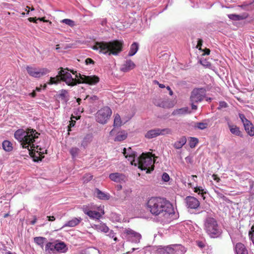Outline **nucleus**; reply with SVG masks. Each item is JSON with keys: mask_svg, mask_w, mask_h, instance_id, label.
<instances>
[{"mask_svg": "<svg viewBox=\"0 0 254 254\" xmlns=\"http://www.w3.org/2000/svg\"><path fill=\"white\" fill-rule=\"evenodd\" d=\"M147 206L152 215L158 216L164 223L170 222L174 214L173 205L169 200L163 197L150 198L147 201Z\"/></svg>", "mask_w": 254, "mask_h": 254, "instance_id": "nucleus-1", "label": "nucleus"}, {"mask_svg": "<svg viewBox=\"0 0 254 254\" xmlns=\"http://www.w3.org/2000/svg\"><path fill=\"white\" fill-rule=\"evenodd\" d=\"M39 133L35 129L28 128L26 130L19 129L14 133V137L18 140L23 148L27 149L29 154L32 156L35 161L41 159L35 158V153L33 154V151L35 152V149H37L39 142Z\"/></svg>", "mask_w": 254, "mask_h": 254, "instance_id": "nucleus-2", "label": "nucleus"}, {"mask_svg": "<svg viewBox=\"0 0 254 254\" xmlns=\"http://www.w3.org/2000/svg\"><path fill=\"white\" fill-rule=\"evenodd\" d=\"M124 44L123 40H118L109 42H97L92 46V49L100 54L117 56L123 51Z\"/></svg>", "mask_w": 254, "mask_h": 254, "instance_id": "nucleus-3", "label": "nucleus"}, {"mask_svg": "<svg viewBox=\"0 0 254 254\" xmlns=\"http://www.w3.org/2000/svg\"><path fill=\"white\" fill-rule=\"evenodd\" d=\"M204 229L207 235L211 238L220 237L222 233V229L218 225L215 218L207 216L204 221Z\"/></svg>", "mask_w": 254, "mask_h": 254, "instance_id": "nucleus-4", "label": "nucleus"}, {"mask_svg": "<svg viewBox=\"0 0 254 254\" xmlns=\"http://www.w3.org/2000/svg\"><path fill=\"white\" fill-rule=\"evenodd\" d=\"M60 81H64L67 85L73 86L76 84L77 82L76 78H73L71 74L66 71L65 69L62 68L59 71V74L56 77H51L49 81L48 82L49 84H57Z\"/></svg>", "mask_w": 254, "mask_h": 254, "instance_id": "nucleus-5", "label": "nucleus"}, {"mask_svg": "<svg viewBox=\"0 0 254 254\" xmlns=\"http://www.w3.org/2000/svg\"><path fill=\"white\" fill-rule=\"evenodd\" d=\"M154 161L149 154L142 153L137 158V165L141 170L146 171V173H150L154 170Z\"/></svg>", "mask_w": 254, "mask_h": 254, "instance_id": "nucleus-6", "label": "nucleus"}, {"mask_svg": "<svg viewBox=\"0 0 254 254\" xmlns=\"http://www.w3.org/2000/svg\"><path fill=\"white\" fill-rule=\"evenodd\" d=\"M112 114V110L109 107L105 106L99 110L96 115L95 119L98 123L104 125L107 123Z\"/></svg>", "mask_w": 254, "mask_h": 254, "instance_id": "nucleus-7", "label": "nucleus"}, {"mask_svg": "<svg viewBox=\"0 0 254 254\" xmlns=\"http://www.w3.org/2000/svg\"><path fill=\"white\" fill-rule=\"evenodd\" d=\"M26 69L29 75L35 78H40L50 71L46 68H37L29 65L26 66Z\"/></svg>", "mask_w": 254, "mask_h": 254, "instance_id": "nucleus-8", "label": "nucleus"}, {"mask_svg": "<svg viewBox=\"0 0 254 254\" xmlns=\"http://www.w3.org/2000/svg\"><path fill=\"white\" fill-rule=\"evenodd\" d=\"M206 96V90L203 88H194L191 92L190 101L192 103L201 102Z\"/></svg>", "mask_w": 254, "mask_h": 254, "instance_id": "nucleus-9", "label": "nucleus"}, {"mask_svg": "<svg viewBox=\"0 0 254 254\" xmlns=\"http://www.w3.org/2000/svg\"><path fill=\"white\" fill-rule=\"evenodd\" d=\"M76 77H79L78 83H84L89 85H95L99 82V77L96 75H85L79 73L76 75Z\"/></svg>", "mask_w": 254, "mask_h": 254, "instance_id": "nucleus-10", "label": "nucleus"}, {"mask_svg": "<svg viewBox=\"0 0 254 254\" xmlns=\"http://www.w3.org/2000/svg\"><path fill=\"white\" fill-rule=\"evenodd\" d=\"M125 233L127 235V240L133 243H139L141 238V235L130 228L126 229Z\"/></svg>", "mask_w": 254, "mask_h": 254, "instance_id": "nucleus-11", "label": "nucleus"}, {"mask_svg": "<svg viewBox=\"0 0 254 254\" xmlns=\"http://www.w3.org/2000/svg\"><path fill=\"white\" fill-rule=\"evenodd\" d=\"M109 179L116 183H124L127 180L125 175L120 173H113L109 175Z\"/></svg>", "mask_w": 254, "mask_h": 254, "instance_id": "nucleus-12", "label": "nucleus"}, {"mask_svg": "<svg viewBox=\"0 0 254 254\" xmlns=\"http://www.w3.org/2000/svg\"><path fill=\"white\" fill-rule=\"evenodd\" d=\"M130 148L126 149L124 148V154L126 158L130 161V164L131 165H134L135 166H137V160H136L135 157L136 155L134 152H132Z\"/></svg>", "mask_w": 254, "mask_h": 254, "instance_id": "nucleus-13", "label": "nucleus"}, {"mask_svg": "<svg viewBox=\"0 0 254 254\" xmlns=\"http://www.w3.org/2000/svg\"><path fill=\"white\" fill-rule=\"evenodd\" d=\"M186 200L187 207L190 209H196L200 205L199 201L194 197L187 196Z\"/></svg>", "mask_w": 254, "mask_h": 254, "instance_id": "nucleus-14", "label": "nucleus"}, {"mask_svg": "<svg viewBox=\"0 0 254 254\" xmlns=\"http://www.w3.org/2000/svg\"><path fill=\"white\" fill-rule=\"evenodd\" d=\"M234 252L236 254H248V251L245 246L241 243H238L234 247Z\"/></svg>", "mask_w": 254, "mask_h": 254, "instance_id": "nucleus-15", "label": "nucleus"}, {"mask_svg": "<svg viewBox=\"0 0 254 254\" xmlns=\"http://www.w3.org/2000/svg\"><path fill=\"white\" fill-rule=\"evenodd\" d=\"M135 65L134 63L130 60H127L122 65L121 70L123 72H127L129 70L134 68Z\"/></svg>", "mask_w": 254, "mask_h": 254, "instance_id": "nucleus-16", "label": "nucleus"}, {"mask_svg": "<svg viewBox=\"0 0 254 254\" xmlns=\"http://www.w3.org/2000/svg\"><path fill=\"white\" fill-rule=\"evenodd\" d=\"M82 218L81 217H74L72 218L71 220L67 221L63 226V227H73L77 226L82 221Z\"/></svg>", "mask_w": 254, "mask_h": 254, "instance_id": "nucleus-17", "label": "nucleus"}, {"mask_svg": "<svg viewBox=\"0 0 254 254\" xmlns=\"http://www.w3.org/2000/svg\"><path fill=\"white\" fill-rule=\"evenodd\" d=\"M225 120L228 121V126L230 129V132L236 135L241 136V132L239 129V128L236 126L231 125L229 122V119L228 117H225Z\"/></svg>", "mask_w": 254, "mask_h": 254, "instance_id": "nucleus-18", "label": "nucleus"}, {"mask_svg": "<svg viewBox=\"0 0 254 254\" xmlns=\"http://www.w3.org/2000/svg\"><path fill=\"white\" fill-rule=\"evenodd\" d=\"M92 227L97 231L103 232L104 233H107L109 230V227L103 223L95 224Z\"/></svg>", "mask_w": 254, "mask_h": 254, "instance_id": "nucleus-19", "label": "nucleus"}, {"mask_svg": "<svg viewBox=\"0 0 254 254\" xmlns=\"http://www.w3.org/2000/svg\"><path fill=\"white\" fill-rule=\"evenodd\" d=\"M159 131V128L151 129L146 133L145 137L148 139L156 137L160 135Z\"/></svg>", "mask_w": 254, "mask_h": 254, "instance_id": "nucleus-20", "label": "nucleus"}, {"mask_svg": "<svg viewBox=\"0 0 254 254\" xmlns=\"http://www.w3.org/2000/svg\"><path fill=\"white\" fill-rule=\"evenodd\" d=\"M191 111L189 110L188 107H184L182 108L178 109L175 110L173 113L172 115L174 116L176 115H185L187 114H190Z\"/></svg>", "mask_w": 254, "mask_h": 254, "instance_id": "nucleus-21", "label": "nucleus"}, {"mask_svg": "<svg viewBox=\"0 0 254 254\" xmlns=\"http://www.w3.org/2000/svg\"><path fill=\"white\" fill-rule=\"evenodd\" d=\"M186 137L184 136H182L174 143V147L176 149H181L186 143Z\"/></svg>", "mask_w": 254, "mask_h": 254, "instance_id": "nucleus-22", "label": "nucleus"}, {"mask_svg": "<svg viewBox=\"0 0 254 254\" xmlns=\"http://www.w3.org/2000/svg\"><path fill=\"white\" fill-rule=\"evenodd\" d=\"M58 97L62 101L66 103L68 101L69 97L67 90L65 89H62L60 90Z\"/></svg>", "mask_w": 254, "mask_h": 254, "instance_id": "nucleus-23", "label": "nucleus"}, {"mask_svg": "<svg viewBox=\"0 0 254 254\" xmlns=\"http://www.w3.org/2000/svg\"><path fill=\"white\" fill-rule=\"evenodd\" d=\"M97 197L102 200H109L110 198V195L108 193H105L100 190L97 189L96 190Z\"/></svg>", "mask_w": 254, "mask_h": 254, "instance_id": "nucleus-24", "label": "nucleus"}, {"mask_svg": "<svg viewBox=\"0 0 254 254\" xmlns=\"http://www.w3.org/2000/svg\"><path fill=\"white\" fill-rule=\"evenodd\" d=\"M139 49V44L136 42H133L130 47V49L128 53V56L131 57L134 56L138 51Z\"/></svg>", "mask_w": 254, "mask_h": 254, "instance_id": "nucleus-25", "label": "nucleus"}, {"mask_svg": "<svg viewBox=\"0 0 254 254\" xmlns=\"http://www.w3.org/2000/svg\"><path fill=\"white\" fill-rule=\"evenodd\" d=\"M244 126L246 131L250 136L254 135V127L250 121L244 124Z\"/></svg>", "mask_w": 254, "mask_h": 254, "instance_id": "nucleus-26", "label": "nucleus"}, {"mask_svg": "<svg viewBox=\"0 0 254 254\" xmlns=\"http://www.w3.org/2000/svg\"><path fill=\"white\" fill-rule=\"evenodd\" d=\"M34 242L43 249L44 244L47 242V239L43 237H36L34 238Z\"/></svg>", "mask_w": 254, "mask_h": 254, "instance_id": "nucleus-27", "label": "nucleus"}, {"mask_svg": "<svg viewBox=\"0 0 254 254\" xmlns=\"http://www.w3.org/2000/svg\"><path fill=\"white\" fill-rule=\"evenodd\" d=\"M189 186L190 188L193 189V191L197 193L198 194L200 195L203 198V199H204L205 197L204 196V193H206L204 190L201 187H193L192 186V184L191 183H189Z\"/></svg>", "mask_w": 254, "mask_h": 254, "instance_id": "nucleus-28", "label": "nucleus"}, {"mask_svg": "<svg viewBox=\"0 0 254 254\" xmlns=\"http://www.w3.org/2000/svg\"><path fill=\"white\" fill-rule=\"evenodd\" d=\"M92 135L90 134H86L81 142V146L85 148L92 140Z\"/></svg>", "mask_w": 254, "mask_h": 254, "instance_id": "nucleus-29", "label": "nucleus"}, {"mask_svg": "<svg viewBox=\"0 0 254 254\" xmlns=\"http://www.w3.org/2000/svg\"><path fill=\"white\" fill-rule=\"evenodd\" d=\"M67 250L66 245L63 242H61L55 244V250L61 252H65Z\"/></svg>", "mask_w": 254, "mask_h": 254, "instance_id": "nucleus-30", "label": "nucleus"}, {"mask_svg": "<svg viewBox=\"0 0 254 254\" xmlns=\"http://www.w3.org/2000/svg\"><path fill=\"white\" fill-rule=\"evenodd\" d=\"M2 145L3 149L6 152H10L13 149L12 144L8 140H5L3 141Z\"/></svg>", "mask_w": 254, "mask_h": 254, "instance_id": "nucleus-31", "label": "nucleus"}, {"mask_svg": "<svg viewBox=\"0 0 254 254\" xmlns=\"http://www.w3.org/2000/svg\"><path fill=\"white\" fill-rule=\"evenodd\" d=\"M69 152L71 155L72 158L74 159L79 157L80 150L78 147H72L70 149Z\"/></svg>", "mask_w": 254, "mask_h": 254, "instance_id": "nucleus-32", "label": "nucleus"}, {"mask_svg": "<svg viewBox=\"0 0 254 254\" xmlns=\"http://www.w3.org/2000/svg\"><path fill=\"white\" fill-rule=\"evenodd\" d=\"M87 215L91 219H99L101 218L102 214L96 211L91 210L90 212H87Z\"/></svg>", "mask_w": 254, "mask_h": 254, "instance_id": "nucleus-33", "label": "nucleus"}, {"mask_svg": "<svg viewBox=\"0 0 254 254\" xmlns=\"http://www.w3.org/2000/svg\"><path fill=\"white\" fill-rule=\"evenodd\" d=\"M175 247L172 246H169L161 249L160 253L162 254H170L175 252Z\"/></svg>", "mask_w": 254, "mask_h": 254, "instance_id": "nucleus-34", "label": "nucleus"}, {"mask_svg": "<svg viewBox=\"0 0 254 254\" xmlns=\"http://www.w3.org/2000/svg\"><path fill=\"white\" fill-rule=\"evenodd\" d=\"M127 137V133L125 131L119 132L115 138V141H121L124 140Z\"/></svg>", "mask_w": 254, "mask_h": 254, "instance_id": "nucleus-35", "label": "nucleus"}, {"mask_svg": "<svg viewBox=\"0 0 254 254\" xmlns=\"http://www.w3.org/2000/svg\"><path fill=\"white\" fill-rule=\"evenodd\" d=\"M122 125V122L121 119V117L118 114H116L115 115L114 126L115 127H118L121 126Z\"/></svg>", "mask_w": 254, "mask_h": 254, "instance_id": "nucleus-36", "label": "nucleus"}, {"mask_svg": "<svg viewBox=\"0 0 254 254\" xmlns=\"http://www.w3.org/2000/svg\"><path fill=\"white\" fill-rule=\"evenodd\" d=\"M55 250V244L52 242H47L45 246V251L50 253Z\"/></svg>", "mask_w": 254, "mask_h": 254, "instance_id": "nucleus-37", "label": "nucleus"}, {"mask_svg": "<svg viewBox=\"0 0 254 254\" xmlns=\"http://www.w3.org/2000/svg\"><path fill=\"white\" fill-rule=\"evenodd\" d=\"M173 247H175V252L184 254L186 252V248L181 245H174Z\"/></svg>", "mask_w": 254, "mask_h": 254, "instance_id": "nucleus-38", "label": "nucleus"}, {"mask_svg": "<svg viewBox=\"0 0 254 254\" xmlns=\"http://www.w3.org/2000/svg\"><path fill=\"white\" fill-rule=\"evenodd\" d=\"M208 127L207 123H203V122H198L195 124L194 127L197 128L199 129H204Z\"/></svg>", "mask_w": 254, "mask_h": 254, "instance_id": "nucleus-39", "label": "nucleus"}, {"mask_svg": "<svg viewBox=\"0 0 254 254\" xmlns=\"http://www.w3.org/2000/svg\"><path fill=\"white\" fill-rule=\"evenodd\" d=\"M159 131L160 135L171 134L172 133V129L169 128H165L163 129L159 128Z\"/></svg>", "mask_w": 254, "mask_h": 254, "instance_id": "nucleus-40", "label": "nucleus"}, {"mask_svg": "<svg viewBox=\"0 0 254 254\" xmlns=\"http://www.w3.org/2000/svg\"><path fill=\"white\" fill-rule=\"evenodd\" d=\"M198 143V140L195 137H190V139L189 145L190 148H193L195 147Z\"/></svg>", "mask_w": 254, "mask_h": 254, "instance_id": "nucleus-41", "label": "nucleus"}, {"mask_svg": "<svg viewBox=\"0 0 254 254\" xmlns=\"http://www.w3.org/2000/svg\"><path fill=\"white\" fill-rule=\"evenodd\" d=\"M108 233V234H107V236L110 237V238L113 239L115 242H117L119 241L118 239L116 236V233H115L113 230L109 229Z\"/></svg>", "mask_w": 254, "mask_h": 254, "instance_id": "nucleus-42", "label": "nucleus"}, {"mask_svg": "<svg viewBox=\"0 0 254 254\" xmlns=\"http://www.w3.org/2000/svg\"><path fill=\"white\" fill-rule=\"evenodd\" d=\"M228 17L233 20H240L243 19L242 16L236 14H231L228 15Z\"/></svg>", "mask_w": 254, "mask_h": 254, "instance_id": "nucleus-43", "label": "nucleus"}, {"mask_svg": "<svg viewBox=\"0 0 254 254\" xmlns=\"http://www.w3.org/2000/svg\"><path fill=\"white\" fill-rule=\"evenodd\" d=\"M61 22L64 23L70 27H73L74 25V21L69 19H64L61 21Z\"/></svg>", "mask_w": 254, "mask_h": 254, "instance_id": "nucleus-44", "label": "nucleus"}, {"mask_svg": "<svg viewBox=\"0 0 254 254\" xmlns=\"http://www.w3.org/2000/svg\"><path fill=\"white\" fill-rule=\"evenodd\" d=\"M93 178V176L91 175L90 174H86L83 178L84 183L88 182L91 180Z\"/></svg>", "mask_w": 254, "mask_h": 254, "instance_id": "nucleus-45", "label": "nucleus"}, {"mask_svg": "<svg viewBox=\"0 0 254 254\" xmlns=\"http://www.w3.org/2000/svg\"><path fill=\"white\" fill-rule=\"evenodd\" d=\"M228 106L227 104L224 101H221L219 102V107H218V110H221L222 108H225Z\"/></svg>", "mask_w": 254, "mask_h": 254, "instance_id": "nucleus-46", "label": "nucleus"}, {"mask_svg": "<svg viewBox=\"0 0 254 254\" xmlns=\"http://www.w3.org/2000/svg\"><path fill=\"white\" fill-rule=\"evenodd\" d=\"M239 118H240L241 121L243 123V125L245 124L246 123H248V121H249L248 120L246 119L245 117V116L243 114H239Z\"/></svg>", "mask_w": 254, "mask_h": 254, "instance_id": "nucleus-47", "label": "nucleus"}, {"mask_svg": "<svg viewBox=\"0 0 254 254\" xmlns=\"http://www.w3.org/2000/svg\"><path fill=\"white\" fill-rule=\"evenodd\" d=\"M162 179L164 182H168L170 177L167 173H164L162 176Z\"/></svg>", "mask_w": 254, "mask_h": 254, "instance_id": "nucleus-48", "label": "nucleus"}, {"mask_svg": "<svg viewBox=\"0 0 254 254\" xmlns=\"http://www.w3.org/2000/svg\"><path fill=\"white\" fill-rule=\"evenodd\" d=\"M215 191L217 193L218 197H219L224 200H226L227 199V197L223 194H222V193H221L218 191L215 190Z\"/></svg>", "mask_w": 254, "mask_h": 254, "instance_id": "nucleus-49", "label": "nucleus"}, {"mask_svg": "<svg viewBox=\"0 0 254 254\" xmlns=\"http://www.w3.org/2000/svg\"><path fill=\"white\" fill-rule=\"evenodd\" d=\"M200 63L202 65L206 67H208L211 65L207 61H206L205 60H200Z\"/></svg>", "mask_w": 254, "mask_h": 254, "instance_id": "nucleus-50", "label": "nucleus"}, {"mask_svg": "<svg viewBox=\"0 0 254 254\" xmlns=\"http://www.w3.org/2000/svg\"><path fill=\"white\" fill-rule=\"evenodd\" d=\"M29 21L37 23V20L43 21V18H39L37 19H35V18L30 17L29 19Z\"/></svg>", "mask_w": 254, "mask_h": 254, "instance_id": "nucleus-51", "label": "nucleus"}, {"mask_svg": "<svg viewBox=\"0 0 254 254\" xmlns=\"http://www.w3.org/2000/svg\"><path fill=\"white\" fill-rule=\"evenodd\" d=\"M82 210L83 212L87 215V212H90L91 210H89L88 206L87 205H83L82 207Z\"/></svg>", "mask_w": 254, "mask_h": 254, "instance_id": "nucleus-52", "label": "nucleus"}, {"mask_svg": "<svg viewBox=\"0 0 254 254\" xmlns=\"http://www.w3.org/2000/svg\"><path fill=\"white\" fill-rule=\"evenodd\" d=\"M85 62H86L87 64H92L94 63V61L91 59H90V58H87L85 60Z\"/></svg>", "mask_w": 254, "mask_h": 254, "instance_id": "nucleus-53", "label": "nucleus"}, {"mask_svg": "<svg viewBox=\"0 0 254 254\" xmlns=\"http://www.w3.org/2000/svg\"><path fill=\"white\" fill-rule=\"evenodd\" d=\"M154 82L155 84H158L159 87L161 88H164L165 87V85H164L163 84L159 83V82L157 80H155Z\"/></svg>", "mask_w": 254, "mask_h": 254, "instance_id": "nucleus-54", "label": "nucleus"}, {"mask_svg": "<svg viewBox=\"0 0 254 254\" xmlns=\"http://www.w3.org/2000/svg\"><path fill=\"white\" fill-rule=\"evenodd\" d=\"M202 45V40L201 39H198V40L197 41V48L200 49Z\"/></svg>", "mask_w": 254, "mask_h": 254, "instance_id": "nucleus-55", "label": "nucleus"}, {"mask_svg": "<svg viewBox=\"0 0 254 254\" xmlns=\"http://www.w3.org/2000/svg\"><path fill=\"white\" fill-rule=\"evenodd\" d=\"M197 244L200 248H203L205 246L204 244L202 242H197Z\"/></svg>", "mask_w": 254, "mask_h": 254, "instance_id": "nucleus-56", "label": "nucleus"}, {"mask_svg": "<svg viewBox=\"0 0 254 254\" xmlns=\"http://www.w3.org/2000/svg\"><path fill=\"white\" fill-rule=\"evenodd\" d=\"M212 178H213L214 180L216 181L217 182H218L220 180V178L219 177H218L217 176V175H216L215 174H213L212 175Z\"/></svg>", "mask_w": 254, "mask_h": 254, "instance_id": "nucleus-57", "label": "nucleus"}, {"mask_svg": "<svg viewBox=\"0 0 254 254\" xmlns=\"http://www.w3.org/2000/svg\"><path fill=\"white\" fill-rule=\"evenodd\" d=\"M75 124V121H73V120H72V121L70 122V124H69V126H68V127H74V126Z\"/></svg>", "mask_w": 254, "mask_h": 254, "instance_id": "nucleus-58", "label": "nucleus"}, {"mask_svg": "<svg viewBox=\"0 0 254 254\" xmlns=\"http://www.w3.org/2000/svg\"><path fill=\"white\" fill-rule=\"evenodd\" d=\"M195 103H192V102H191V109L192 110H196L197 108V107L196 105H194Z\"/></svg>", "mask_w": 254, "mask_h": 254, "instance_id": "nucleus-59", "label": "nucleus"}, {"mask_svg": "<svg viewBox=\"0 0 254 254\" xmlns=\"http://www.w3.org/2000/svg\"><path fill=\"white\" fill-rule=\"evenodd\" d=\"M48 218V220L50 221H53L55 220V218L54 216H47V217Z\"/></svg>", "mask_w": 254, "mask_h": 254, "instance_id": "nucleus-60", "label": "nucleus"}, {"mask_svg": "<svg viewBox=\"0 0 254 254\" xmlns=\"http://www.w3.org/2000/svg\"><path fill=\"white\" fill-rule=\"evenodd\" d=\"M98 98L97 97V96L95 95L92 96L90 97V99L92 100H98Z\"/></svg>", "mask_w": 254, "mask_h": 254, "instance_id": "nucleus-61", "label": "nucleus"}, {"mask_svg": "<svg viewBox=\"0 0 254 254\" xmlns=\"http://www.w3.org/2000/svg\"><path fill=\"white\" fill-rule=\"evenodd\" d=\"M210 51L209 49H205V52L204 53V55H209L210 54Z\"/></svg>", "mask_w": 254, "mask_h": 254, "instance_id": "nucleus-62", "label": "nucleus"}, {"mask_svg": "<svg viewBox=\"0 0 254 254\" xmlns=\"http://www.w3.org/2000/svg\"><path fill=\"white\" fill-rule=\"evenodd\" d=\"M29 95L32 97H35L36 96V94L35 91L29 94Z\"/></svg>", "mask_w": 254, "mask_h": 254, "instance_id": "nucleus-63", "label": "nucleus"}, {"mask_svg": "<svg viewBox=\"0 0 254 254\" xmlns=\"http://www.w3.org/2000/svg\"><path fill=\"white\" fill-rule=\"evenodd\" d=\"M191 178L194 181L196 182L195 180V178H197V176L196 175H192Z\"/></svg>", "mask_w": 254, "mask_h": 254, "instance_id": "nucleus-64", "label": "nucleus"}]
</instances>
